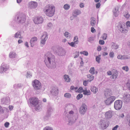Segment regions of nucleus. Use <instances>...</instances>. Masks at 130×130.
Masks as SVG:
<instances>
[{
	"instance_id": "f257e3e1",
	"label": "nucleus",
	"mask_w": 130,
	"mask_h": 130,
	"mask_svg": "<svg viewBox=\"0 0 130 130\" xmlns=\"http://www.w3.org/2000/svg\"><path fill=\"white\" fill-rule=\"evenodd\" d=\"M55 7L54 5H48L45 7V12L46 15L49 17H52L54 14L55 11Z\"/></svg>"
},
{
	"instance_id": "f03ea898",
	"label": "nucleus",
	"mask_w": 130,
	"mask_h": 130,
	"mask_svg": "<svg viewBox=\"0 0 130 130\" xmlns=\"http://www.w3.org/2000/svg\"><path fill=\"white\" fill-rule=\"evenodd\" d=\"M30 102L31 104L34 105L36 108L38 110L40 109L41 107L38 104V100L37 98H33L29 99Z\"/></svg>"
},
{
	"instance_id": "7ed1b4c3",
	"label": "nucleus",
	"mask_w": 130,
	"mask_h": 130,
	"mask_svg": "<svg viewBox=\"0 0 130 130\" xmlns=\"http://www.w3.org/2000/svg\"><path fill=\"white\" fill-rule=\"evenodd\" d=\"M32 85L34 88L37 90L40 89L41 88V84L38 80L35 79L32 82Z\"/></svg>"
},
{
	"instance_id": "20e7f679",
	"label": "nucleus",
	"mask_w": 130,
	"mask_h": 130,
	"mask_svg": "<svg viewBox=\"0 0 130 130\" xmlns=\"http://www.w3.org/2000/svg\"><path fill=\"white\" fill-rule=\"evenodd\" d=\"M122 106V102L120 100H117L115 102L114 107L117 110L120 109Z\"/></svg>"
},
{
	"instance_id": "39448f33",
	"label": "nucleus",
	"mask_w": 130,
	"mask_h": 130,
	"mask_svg": "<svg viewBox=\"0 0 130 130\" xmlns=\"http://www.w3.org/2000/svg\"><path fill=\"white\" fill-rule=\"evenodd\" d=\"M43 18L41 17H35L34 19V21L35 24H38L42 23L43 22Z\"/></svg>"
},
{
	"instance_id": "423d86ee",
	"label": "nucleus",
	"mask_w": 130,
	"mask_h": 130,
	"mask_svg": "<svg viewBox=\"0 0 130 130\" xmlns=\"http://www.w3.org/2000/svg\"><path fill=\"white\" fill-rule=\"evenodd\" d=\"M115 99V96H110L106 100L105 102L106 104L109 105L111 104Z\"/></svg>"
},
{
	"instance_id": "0eeeda50",
	"label": "nucleus",
	"mask_w": 130,
	"mask_h": 130,
	"mask_svg": "<svg viewBox=\"0 0 130 130\" xmlns=\"http://www.w3.org/2000/svg\"><path fill=\"white\" fill-rule=\"evenodd\" d=\"M17 19L19 20V21L20 23H23L26 21V16L24 14H21L20 15L19 17H18Z\"/></svg>"
},
{
	"instance_id": "6e6552de",
	"label": "nucleus",
	"mask_w": 130,
	"mask_h": 130,
	"mask_svg": "<svg viewBox=\"0 0 130 130\" xmlns=\"http://www.w3.org/2000/svg\"><path fill=\"white\" fill-rule=\"evenodd\" d=\"M87 110L86 105L85 104H83L80 109L79 112L81 114H84L85 112Z\"/></svg>"
},
{
	"instance_id": "1a4fd4ad",
	"label": "nucleus",
	"mask_w": 130,
	"mask_h": 130,
	"mask_svg": "<svg viewBox=\"0 0 130 130\" xmlns=\"http://www.w3.org/2000/svg\"><path fill=\"white\" fill-rule=\"evenodd\" d=\"M48 38V35L46 32H44L43 35L41 37V44H44Z\"/></svg>"
},
{
	"instance_id": "9d476101",
	"label": "nucleus",
	"mask_w": 130,
	"mask_h": 130,
	"mask_svg": "<svg viewBox=\"0 0 130 130\" xmlns=\"http://www.w3.org/2000/svg\"><path fill=\"white\" fill-rule=\"evenodd\" d=\"M47 55L48 56L47 57V59L49 63H51V60L52 61H55V57L54 56L52 55L51 53H49Z\"/></svg>"
},
{
	"instance_id": "9b49d317",
	"label": "nucleus",
	"mask_w": 130,
	"mask_h": 130,
	"mask_svg": "<svg viewBox=\"0 0 130 130\" xmlns=\"http://www.w3.org/2000/svg\"><path fill=\"white\" fill-rule=\"evenodd\" d=\"M118 73L117 70H114L112 72V78L113 79H116L118 76Z\"/></svg>"
},
{
	"instance_id": "f8f14e48",
	"label": "nucleus",
	"mask_w": 130,
	"mask_h": 130,
	"mask_svg": "<svg viewBox=\"0 0 130 130\" xmlns=\"http://www.w3.org/2000/svg\"><path fill=\"white\" fill-rule=\"evenodd\" d=\"M119 7H116L113 10V12L114 13V15L115 17L117 16L119 13Z\"/></svg>"
},
{
	"instance_id": "ddd939ff",
	"label": "nucleus",
	"mask_w": 130,
	"mask_h": 130,
	"mask_svg": "<svg viewBox=\"0 0 130 130\" xmlns=\"http://www.w3.org/2000/svg\"><path fill=\"white\" fill-rule=\"evenodd\" d=\"M8 68V67L6 66L5 65H2L0 69V72L2 73L5 71Z\"/></svg>"
},
{
	"instance_id": "4468645a",
	"label": "nucleus",
	"mask_w": 130,
	"mask_h": 130,
	"mask_svg": "<svg viewBox=\"0 0 130 130\" xmlns=\"http://www.w3.org/2000/svg\"><path fill=\"white\" fill-rule=\"evenodd\" d=\"M29 6L31 8H35L37 6V3L36 2H31L29 3Z\"/></svg>"
},
{
	"instance_id": "2eb2a0df",
	"label": "nucleus",
	"mask_w": 130,
	"mask_h": 130,
	"mask_svg": "<svg viewBox=\"0 0 130 130\" xmlns=\"http://www.w3.org/2000/svg\"><path fill=\"white\" fill-rule=\"evenodd\" d=\"M125 25H124L123 26H121L120 28V31L124 33H126L128 31V29H127L125 28Z\"/></svg>"
},
{
	"instance_id": "dca6fc26",
	"label": "nucleus",
	"mask_w": 130,
	"mask_h": 130,
	"mask_svg": "<svg viewBox=\"0 0 130 130\" xmlns=\"http://www.w3.org/2000/svg\"><path fill=\"white\" fill-rule=\"evenodd\" d=\"M37 38L36 37H34L32 38L30 41V42L31 45V46L32 47L34 45V42L37 40Z\"/></svg>"
},
{
	"instance_id": "f3484780",
	"label": "nucleus",
	"mask_w": 130,
	"mask_h": 130,
	"mask_svg": "<svg viewBox=\"0 0 130 130\" xmlns=\"http://www.w3.org/2000/svg\"><path fill=\"white\" fill-rule=\"evenodd\" d=\"M123 99L126 102H129L130 101V94L125 95L123 97Z\"/></svg>"
},
{
	"instance_id": "a211bd4d",
	"label": "nucleus",
	"mask_w": 130,
	"mask_h": 130,
	"mask_svg": "<svg viewBox=\"0 0 130 130\" xmlns=\"http://www.w3.org/2000/svg\"><path fill=\"white\" fill-rule=\"evenodd\" d=\"M90 24L92 26H94L96 24L95 19L92 17L91 19Z\"/></svg>"
},
{
	"instance_id": "6ab92c4d",
	"label": "nucleus",
	"mask_w": 130,
	"mask_h": 130,
	"mask_svg": "<svg viewBox=\"0 0 130 130\" xmlns=\"http://www.w3.org/2000/svg\"><path fill=\"white\" fill-rule=\"evenodd\" d=\"M81 13L80 11L78 10H75L73 12V14L74 16H76L77 15L80 14Z\"/></svg>"
},
{
	"instance_id": "aec40b11",
	"label": "nucleus",
	"mask_w": 130,
	"mask_h": 130,
	"mask_svg": "<svg viewBox=\"0 0 130 130\" xmlns=\"http://www.w3.org/2000/svg\"><path fill=\"white\" fill-rule=\"evenodd\" d=\"M83 93L85 95H90L91 93L89 90H87V89H85L83 91Z\"/></svg>"
},
{
	"instance_id": "412c9836",
	"label": "nucleus",
	"mask_w": 130,
	"mask_h": 130,
	"mask_svg": "<svg viewBox=\"0 0 130 130\" xmlns=\"http://www.w3.org/2000/svg\"><path fill=\"white\" fill-rule=\"evenodd\" d=\"M117 58L119 59H127V57L125 55L122 56L121 55H118Z\"/></svg>"
},
{
	"instance_id": "4be33fe9",
	"label": "nucleus",
	"mask_w": 130,
	"mask_h": 130,
	"mask_svg": "<svg viewBox=\"0 0 130 130\" xmlns=\"http://www.w3.org/2000/svg\"><path fill=\"white\" fill-rule=\"evenodd\" d=\"M111 91L107 89L104 92L105 95L106 96L110 95L111 93Z\"/></svg>"
},
{
	"instance_id": "5701e85b",
	"label": "nucleus",
	"mask_w": 130,
	"mask_h": 130,
	"mask_svg": "<svg viewBox=\"0 0 130 130\" xmlns=\"http://www.w3.org/2000/svg\"><path fill=\"white\" fill-rule=\"evenodd\" d=\"M91 91L94 93H96L98 91V89L94 86L91 87Z\"/></svg>"
},
{
	"instance_id": "b1692460",
	"label": "nucleus",
	"mask_w": 130,
	"mask_h": 130,
	"mask_svg": "<svg viewBox=\"0 0 130 130\" xmlns=\"http://www.w3.org/2000/svg\"><path fill=\"white\" fill-rule=\"evenodd\" d=\"M64 78L65 81L67 82H69L71 80L70 78H69V76L66 75L64 76Z\"/></svg>"
},
{
	"instance_id": "393cba45",
	"label": "nucleus",
	"mask_w": 130,
	"mask_h": 130,
	"mask_svg": "<svg viewBox=\"0 0 130 130\" xmlns=\"http://www.w3.org/2000/svg\"><path fill=\"white\" fill-rule=\"evenodd\" d=\"M87 76L89 78L88 80L89 82L92 80L94 79V77L92 75L89 74Z\"/></svg>"
},
{
	"instance_id": "a878e982",
	"label": "nucleus",
	"mask_w": 130,
	"mask_h": 130,
	"mask_svg": "<svg viewBox=\"0 0 130 130\" xmlns=\"http://www.w3.org/2000/svg\"><path fill=\"white\" fill-rule=\"evenodd\" d=\"M15 53L13 52H11L10 53L9 56L10 58H15Z\"/></svg>"
},
{
	"instance_id": "bb28decb",
	"label": "nucleus",
	"mask_w": 130,
	"mask_h": 130,
	"mask_svg": "<svg viewBox=\"0 0 130 130\" xmlns=\"http://www.w3.org/2000/svg\"><path fill=\"white\" fill-rule=\"evenodd\" d=\"M83 91L84 90L82 87H80L78 89H77V90H76V92L81 93L82 92H83Z\"/></svg>"
},
{
	"instance_id": "cd10ccee",
	"label": "nucleus",
	"mask_w": 130,
	"mask_h": 130,
	"mask_svg": "<svg viewBox=\"0 0 130 130\" xmlns=\"http://www.w3.org/2000/svg\"><path fill=\"white\" fill-rule=\"evenodd\" d=\"M95 69L94 67H91L90 70L89 72L90 73L92 74H93L94 73Z\"/></svg>"
},
{
	"instance_id": "c85d7f7f",
	"label": "nucleus",
	"mask_w": 130,
	"mask_h": 130,
	"mask_svg": "<svg viewBox=\"0 0 130 130\" xmlns=\"http://www.w3.org/2000/svg\"><path fill=\"white\" fill-rule=\"evenodd\" d=\"M80 53L81 54H83L86 56H88V52L86 51H84L82 52H80Z\"/></svg>"
},
{
	"instance_id": "c756f323",
	"label": "nucleus",
	"mask_w": 130,
	"mask_h": 130,
	"mask_svg": "<svg viewBox=\"0 0 130 130\" xmlns=\"http://www.w3.org/2000/svg\"><path fill=\"white\" fill-rule=\"evenodd\" d=\"M15 37L18 38H22V37H21L20 34V32H17L16 33L15 35Z\"/></svg>"
},
{
	"instance_id": "7c9ffc66",
	"label": "nucleus",
	"mask_w": 130,
	"mask_h": 130,
	"mask_svg": "<svg viewBox=\"0 0 130 130\" xmlns=\"http://www.w3.org/2000/svg\"><path fill=\"white\" fill-rule=\"evenodd\" d=\"M70 5L67 4H65L63 6L64 9L66 10H67L68 9L70 8Z\"/></svg>"
},
{
	"instance_id": "2f4dec72",
	"label": "nucleus",
	"mask_w": 130,
	"mask_h": 130,
	"mask_svg": "<svg viewBox=\"0 0 130 130\" xmlns=\"http://www.w3.org/2000/svg\"><path fill=\"white\" fill-rule=\"evenodd\" d=\"M101 55H100L96 56V61L97 62L99 63H100V60L101 59Z\"/></svg>"
},
{
	"instance_id": "473e14b6",
	"label": "nucleus",
	"mask_w": 130,
	"mask_h": 130,
	"mask_svg": "<svg viewBox=\"0 0 130 130\" xmlns=\"http://www.w3.org/2000/svg\"><path fill=\"white\" fill-rule=\"evenodd\" d=\"M74 42L77 44L78 42V38L77 36H76L74 37Z\"/></svg>"
},
{
	"instance_id": "72a5a7b5",
	"label": "nucleus",
	"mask_w": 130,
	"mask_h": 130,
	"mask_svg": "<svg viewBox=\"0 0 130 130\" xmlns=\"http://www.w3.org/2000/svg\"><path fill=\"white\" fill-rule=\"evenodd\" d=\"M64 36L67 38H70V34L68 32H66L64 34Z\"/></svg>"
},
{
	"instance_id": "f704fd0d",
	"label": "nucleus",
	"mask_w": 130,
	"mask_h": 130,
	"mask_svg": "<svg viewBox=\"0 0 130 130\" xmlns=\"http://www.w3.org/2000/svg\"><path fill=\"white\" fill-rule=\"evenodd\" d=\"M64 96L66 98H69L71 97V95L69 93H66L64 95Z\"/></svg>"
},
{
	"instance_id": "c9c22d12",
	"label": "nucleus",
	"mask_w": 130,
	"mask_h": 130,
	"mask_svg": "<svg viewBox=\"0 0 130 130\" xmlns=\"http://www.w3.org/2000/svg\"><path fill=\"white\" fill-rule=\"evenodd\" d=\"M72 47H74L75 46V44H76V43L75 42H72L71 43H68Z\"/></svg>"
},
{
	"instance_id": "e433bc0d",
	"label": "nucleus",
	"mask_w": 130,
	"mask_h": 130,
	"mask_svg": "<svg viewBox=\"0 0 130 130\" xmlns=\"http://www.w3.org/2000/svg\"><path fill=\"white\" fill-rule=\"evenodd\" d=\"M83 96V94H79L77 96V99L78 100L81 98Z\"/></svg>"
},
{
	"instance_id": "4c0bfd02",
	"label": "nucleus",
	"mask_w": 130,
	"mask_h": 130,
	"mask_svg": "<svg viewBox=\"0 0 130 130\" xmlns=\"http://www.w3.org/2000/svg\"><path fill=\"white\" fill-rule=\"evenodd\" d=\"M122 69L126 72L128 71L129 70L127 66L123 67L122 68Z\"/></svg>"
},
{
	"instance_id": "58836bf2",
	"label": "nucleus",
	"mask_w": 130,
	"mask_h": 130,
	"mask_svg": "<svg viewBox=\"0 0 130 130\" xmlns=\"http://www.w3.org/2000/svg\"><path fill=\"white\" fill-rule=\"evenodd\" d=\"M43 130H53L52 128L49 126L46 127Z\"/></svg>"
},
{
	"instance_id": "ea45409f",
	"label": "nucleus",
	"mask_w": 130,
	"mask_h": 130,
	"mask_svg": "<svg viewBox=\"0 0 130 130\" xmlns=\"http://www.w3.org/2000/svg\"><path fill=\"white\" fill-rule=\"evenodd\" d=\"M79 53L78 52H76L74 55V57L75 58L78 57L79 56Z\"/></svg>"
},
{
	"instance_id": "a19ab883",
	"label": "nucleus",
	"mask_w": 130,
	"mask_h": 130,
	"mask_svg": "<svg viewBox=\"0 0 130 130\" xmlns=\"http://www.w3.org/2000/svg\"><path fill=\"white\" fill-rule=\"evenodd\" d=\"M107 37V35L105 34H104L102 36V38L104 40H105L106 39Z\"/></svg>"
},
{
	"instance_id": "79ce46f5",
	"label": "nucleus",
	"mask_w": 130,
	"mask_h": 130,
	"mask_svg": "<svg viewBox=\"0 0 130 130\" xmlns=\"http://www.w3.org/2000/svg\"><path fill=\"white\" fill-rule=\"evenodd\" d=\"M78 88L77 87H74L73 86H71V87L70 89L71 90H74L75 91H76V90L78 89Z\"/></svg>"
},
{
	"instance_id": "37998d69",
	"label": "nucleus",
	"mask_w": 130,
	"mask_h": 130,
	"mask_svg": "<svg viewBox=\"0 0 130 130\" xmlns=\"http://www.w3.org/2000/svg\"><path fill=\"white\" fill-rule=\"evenodd\" d=\"M126 27H130V22L129 21H127L126 23Z\"/></svg>"
},
{
	"instance_id": "c03bdc74",
	"label": "nucleus",
	"mask_w": 130,
	"mask_h": 130,
	"mask_svg": "<svg viewBox=\"0 0 130 130\" xmlns=\"http://www.w3.org/2000/svg\"><path fill=\"white\" fill-rule=\"evenodd\" d=\"M99 44L101 45H103L105 43L104 41L103 40H100L99 41Z\"/></svg>"
},
{
	"instance_id": "a18cd8bd",
	"label": "nucleus",
	"mask_w": 130,
	"mask_h": 130,
	"mask_svg": "<svg viewBox=\"0 0 130 130\" xmlns=\"http://www.w3.org/2000/svg\"><path fill=\"white\" fill-rule=\"evenodd\" d=\"M114 56V53L113 52H111L109 54V56L111 57H113Z\"/></svg>"
},
{
	"instance_id": "49530a36",
	"label": "nucleus",
	"mask_w": 130,
	"mask_h": 130,
	"mask_svg": "<svg viewBox=\"0 0 130 130\" xmlns=\"http://www.w3.org/2000/svg\"><path fill=\"white\" fill-rule=\"evenodd\" d=\"M9 125V123L8 122H6L4 124V125L6 127H8Z\"/></svg>"
},
{
	"instance_id": "de8ad7c7",
	"label": "nucleus",
	"mask_w": 130,
	"mask_h": 130,
	"mask_svg": "<svg viewBox=\"0 0 130 130\" xmlns=\"http://www.w3.org/2000/svg\"><path fill=\"white\" fill-rule=\"evenodd\" d=\"M88 83V81L85 80L83 83V85L85 86H86L87 85Z\"/></svg>"
},
{
	"instance_id": "09e8293b",
	"label": "nucleus",
	"mask_w": 130,
	"mask_h": 130,
	"mask_svg": "<svg viewBox=\"0 0 130 130\" xmlns=\"http://www.w3.org/2000/svg\"><path fill=\"white\" fill-rule=\"evenodd\" d=\"M100 5H101V4H100V3H97L96 5V8H99L100 7Z\"/></svg>"
},
{
	"instance_id": "8fccbe9b",
	"label": "nucleus",
	"mask_w": 130,
	"mask_h": 130,
	"mask_svg": "<svg viewBox=\"0 0 130 130\" xmlns=\"http://www.w3.org/2000/svg\"><path fill=\"white\" fill-rule=\"evenodd\" d=\"M126 86L128 87V89L130 91V83H127L126 84Z\"/></svg>"
},
{
	"instance_id": "3c124183",
	"label": "nucleus",
	"mask_w": 130,
	"mask_h": 130,
	"mask_svg": "<svg viewBox=\"0 0 130 130\" xmlns=\"http://www.w3.org/2000/svg\"><path fill=\"white\" fill-rule=\"evenodd\" d=\"M91 31L93 33L96 31L95 30L93 27H92L91 28Z\"/></svg>"
},
{
	"instance_id": "603ef678",
	"label": "nucleus",
	"mask_w": 130,
	"mask_h": 130,
	"mask_svg": "<svg viewBox=\"0 0 130 130\" xmlns=\"http://www.w3.org/2000/svg\"><path fill=\"white\" fill-rule=\"evenodd\" d=\"M124 17L128 19L130 17V15L128 13H127L126 15H124Z\"/></svg>"
},
{
	"instance_id": "864d4df0",
	"label": "nucleus",
	"mask_w": 130,
	"mask_h": 130,
	"mask_svg": "<svg viewBox=\"0 0 130 130\" xmlns=\"http://www.w3.org/2000/svg\"><path fill=\"white\" fill-rule=\"evenodd\" d=\"M107 73L108 75H112V73L110 71H108L107 72Z\"/></svg>"
},
{
	"instance_id": "5fc2aeb1",
	"label": "nucleus",
	"mask_w": 130,
	"mask_h": 130,
	"mask_svg": "<svg viewBox=\"0 0 130 130\" xmlns=\"http://www.w3.org/2000/svg\"><path fill=\"white\" fill-rule=\"evenodd\" d=\"M110 115H111V114L108 112H106L105 114V116H107V118L109 117H108V116Z\"/></svg>"
},
{
	"instance_id": "6e6d98bb",
	"label": "nucleus",
	"mask_w": 130,
	"mask_h": 130,
	"mask_svg": "<svg viewBox=\"0 0 130 130\" xmlns=\"http://www.w3.org/2000/svg\"><path fill=\"white\" fill-rule=\"evenodd\" d=\"M119 126L118 125H116L115 127L113 128L112 130H116L118 127Z\"/></svg>"
},
{
	"instance_id": "4d7b16f0",
	"label": "nucleus",
	"mask_w": 130,
	"mask_h": 130,
	"mask_svg": "<svg viewBox=\"0 0 130 130\" xmlns=\"http://www.w3.org/2000/svg\"><path fill=\"white\" fill-rule=\"evenodd\" d=\"M79 6L80 8H83L84 6V4L83 3H81L79 4Z\"/></svg>"
},
{
	"instance_id": "13d9d810",
	"label": "nucleus",
	"mask_w": 130,
	"mask_h": 130,
	"mask_svg": "<svg viewBox=\"0 0 130 130\" xmlns=\"http://www.w3.org/2000/svg\"><path fill=\"white\" fill-rule=\"evenodd\" d=\"M101 47L100 46H98L97 48V50L98 51H100L101 50Z\"/></svg>"
},
{
	"instance_id": "bf43d9fd",
	"label": "nucleus",
	"mask_w": 130,
	"mask_h": 130,
	"mask_svg": "<svg viewBox=\"0 0 130 130\" xmlns=\"http://www.w3.org/2000/svg\"><path fill=\"white\" fill-rule=\"evenodd\" d=\"M9 108L10 110H12L13 108V107L11 105H10L9 106Z\"/></svg>"
},
{
	"instance_id": "052dcab7",
	"label": "nucleus",
	"mask_w": 130,
	"mask_h": 130,
	"mask_svg": "<svg viewBox=\"0 0 130 130\" xmlns=\"http://www.w3.org/2000/svg\"><path fill=\"white\" fill-rule=\"evenodd\" d=\"M103 54L104 56H105L107 55L108 54V53L107 52H104L103 53Z\"/></svg>"
},
{
	"instance_id": "680f3d73",
	"label": "nucleus",
	"mask_w": 130,
	"mask_h": 130,
	"mask_svg": "<svg viewBox=\"0 0 130 130\" xmlns=\"http://www.w3.org/2000/svg\"><path fill=\"white\" fill-rule=\"evenodd\" d=\"M25 45L27 47H28V43L27 42H25Z\"/></svg>"
},
{
	"instance_id": "e2e57ef3",
	"label": "nucleus",
	"mask_w": 130,
	"mask_h": 130,
	"mask_svg": "<svg viewBox=\"0 0 130 130\" xmlns=\"http://www.w3.org/2000/svg\"><path fill=\"white\" fill-rule=\"evenodd\" d=\"M23 42L21 40H19L18 41V43H20Z\"/></svg>"
},
{
	"instance_id": "0e129e2a",
	"label": "nucleus",
	"mask_w": 130,
	"mask_h": 130,
	"mask_svg": "<svg viewBox=\"0 0 130 130\" xmlns=\"http://www.w3.org/2000/svg\"><path fill=\"white\" fill-rule=\"evenodd\" d=\"M52 25V24L51 23H50L48 24V26L49 27H50Z\"/></svg>"
},
{
	"instance_id": "69168bd1",
	"label": "nucleus",
	"mask_w": 130,
	"mask_h": 130,
	"mask_svg": "<svg viewBox=\"0 0 130 130\" xmlns=\"http://www.w3.org/2000/svg\"><path fill=\"white\" fill-rule=\"evenodd\" d=\"M22 0H17V2L18 3H20L22 1Z\"/></svg>"
},
{
	"instance_id": "338daca9",
	"label": "nucleus",
	"mask_w": 130,
	"mask_h": 130,
	"mask_svg": "<svg viewBox=\"0 0 130 130\" xmlns=\"http://www.w3.org/2000/svg\"><path fill=\"white\" fill-rule=\"evenodd\" d=\"M73 111H70L69 113L70 114H73Z\"/></svg>"
},
{
	"instance_id": "774afa93",
	"label": "nucleus",
	"mask_w": 130,
	"mask_h": 130,
	"mask_svg": "<svg viewBox=\"0 0 130 130\" xmlns=\"http://www.w3.org/2000/svg\"><path fill=\"white\" fill-rule=\"evenodd\" d=\"M124 115L123 113H122L121 115L120 116V117H121L123 118L124 117Z\"/></svg>"
}]
</instances>
